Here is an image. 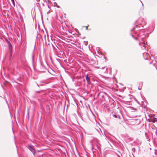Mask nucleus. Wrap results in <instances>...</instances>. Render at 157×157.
<instances>
[{
	"mask_svg": "<svg viewBox=\"0 0 157 157\" xmlns=\"http://www.w3.org/2000/svg\"><path fill=\"white\" fill-rule=\"evenodd\" d=\"M9 47L10 52V57H11L12 56V47L11 44L10 43H9Z\"/></svg>",
	"mask_w": 157,
	"mask_h": 157,
	"instance_id": "obj_1",
	"label": "nucleus"
},
{
	"mask_svg": "<svg viewBox=\"0 0 157 157\" xmlns=\"http://www.w3.org/2000/svg\"><path fill=\"white\" fill-rule=\"evenodd\" d=\"M86 79L87 82L88 84H90V77H88V75H86Z\"/></svg>",
	"mask_w": 157,
	"mask_h": 157,
	"instance_id": "obj_2",
	"label": "nucleus"
},
{
	"mask_svg": "<svg viewBox=\"0 0 157 157\" xmlns=\"http://www.w3.org/2000/svg\"><path fill=\"white\" fill-rule=\"evenodd\" d=\"M150 122L153 123H154L156 122H157V118H153L151 119L150 120Z\"/></svg>",
	"mask_w": 157,
	"mask_h": 157,
	"instance_id": "obj_3",
	"label": "nucleus"
},
{
	"mask_svg": "<svg viewBox=\"0 0 157 157\" xmlns=\"http://www.w3.org/2000/svg\"><path fill=\"white\" fill-rule=\"evenodd\" d=\"M29 147L30 148V150L31 151L33 154H35L36 153V151H35V150L33 148V146H29Z\"/></svg>",
	"mask_w": 157,
	"mask_h": 157,
	"instance_id": "obj_4",
	"label": "nucleus"
},
{
	"mask_svg": "<svg viewBox=\"0 0 157 157\" xmlns=\"http://www.w3.org/2000/svg\"><path fill=\"white\" fill-rule=\"evenodd\" d=\"M11 0L12 2L13 5L14 6L15 5V2H14V0Z\"/></svg>",
	"mask_w": 157,
	"mask_h": 157,
	"instance_id": "obj_5",
	"label": "nucleus"
},
{
	"mask_svg": "<svg viewBox=\"0 0 157 157\" xmlns=\"http://www.w3.org/2000/svg\"><path fill=\"white\" fill-rule=\"evenodd\" d=\"M113 117H114L115 118H117V116L116 115H114Z\"/></svg>",
	"mask_w": 157,
	"mask_h": 157,
	"instance_id": "obj_6",
	"label": "nucleus"
},
{
	"mask_svg": "<svg viewBox=\"0 0 157 157\" xmlns=\"http://www.w3.org/2000/svg\"><path fill=\"white\" fill-rule=\"evenodd\" d=\"M87 28H88V27H87V26H86V29H87Z\"/></svg>",
	"mask_w": 157,
	"mask_h": 157,
	"instance_id": "obj_7",
	"label": "nucleus"
}]
</instances>
